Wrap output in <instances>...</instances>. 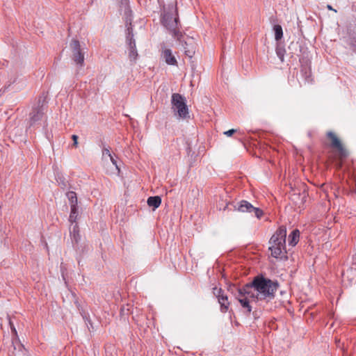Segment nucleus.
I'll use <instances>...</instances> for the list:
<instances>
[{
  "instance_id": "11",
  "label": "nucleus",
  "mask_w": 356,
  "mask_h": 356,
  "mask_svg": "<svg viewBox=\"0 0 356 356\" xmlns=\"http://www.w3.org/2000/svg\"><path fill=\"white\" fill-rule=\"evenodd\" d=\"M307 193L305 190L302 193L294 191L290 196L291 200L298 207H302L307 199Z\"/></svg>"
},
{
  "instance_id": "9",
  "label": "nucleus",
  "mask_w": 356,
  "mask_h": 356,
  "mask_svg": "<svg viewBox=\"0 0 356 356\" xmlns=\"http://www.w3.org/2000/svg\"><path fill=\"white\" fill-rule=\"evenodd\" d=\"M286 228L285 226H280L269 240V244L280 243L286 241Z\"/></svg>"
},
{
  "instance_id": "1",
  "label": "nucleus",
  "mask_w": 356,
  "mask_h": 356,
  "mask_svg": "<svg viewBox=\"0 0 356 356\" xmlns=\"http://www.w3.org/2000/svg\"><path fill=\"white\" fill-rule=\"evenodd\" d=\"M278 288L277 281H273L263 276H257L250 283L243 286V291L248 293L254 301L269 302L274 299Z\"/></svg>"
},
{
  "instance_id": "28",
  "label": "nucleus",
  "mask_w": 356,
  "mask_h": 356,
  "mask_svg": "<svg viewBox=\"0 0 356 356\" xmlns=\"http://www.w3.org/2000/svg\"><path fill=\"white\" fill-rule=\"evenodd\" d=\"M236 131V129H229L225 132H224V134L227 136H232L233 134H234L235 132Z\"/></svg>"
},
{
  "instance_id": "32",
  "label": "nucleus",
  "mask_w": 356,
  "mask_h": 356,
  "mask_svg": "<svg viewBox=\"0 0 356 356\" xmlns=\"http://www.w3.org/2000/svg\"><path fill=\"white\" fill-rule=\"evenodd\" d=\"M352 48L353 51L356 52V40L352 44Z\"/></svg>"
},
{
  "instance_id": "2",
  "label": "nucleus",
  "mask_w": 356,
  "mask_h": 356,
  "mask_svg": "<svg viewBox=\"0 0 356 356\" xmlns=\"http://www.w3.org/2000/svg\"><path fill=\"white\" fill-rule=\"evenodd\" d=\"M161 23L172 33L174 37L180 40L181 33L179 31L178 27L179 17L177 8L173 3L169 4L166 7H163Z\"/></svg>"
},
{
  "instance_id": "18",
  "label": "nucleus",
  "mask_w": 356,
  "mask_h": 356,
  "mask_svg": "<svg viewBox=\"0 0 356 356\" xmlns=\"http://www.w3.org/2000/svg\"><path fill=\"white\" fill-rule=\"evenodd\" d=\"M218 300L219 304L220 305V311L222 312H226L229 305L227 296L223 294L218 299Z\"/></svg>"
},
{
  "instance_id": "31",
  "label": "nucleus",
  "mask_w": 356,
  "mask_h": 356,
  "mask_svg": "<svg viewBox=\"0 0 356 356\" xmlns=\"http://www.w3.org/2000/svg\"><path fill=\"white\" fill-rule=\"evenodd\" d=\"M305 74H307L306 75V81H308V82L310 81L311 80L309 79V77L311 76V72H305Z\"/></svg>"
},
{
  "instance_id": "38",
  "label": "nucleus",
  "mask_w": 356,
  "mask_h": 356,
  "mask_svg": "<svg viewBox=\"0 0 356 356\" xmlns=\"http://www.w3.org/2000/svg\"><path fill=\"white\" fill-rule=\"evenodd\" d=\"M62 184H63L64 186H66V185H65V184L64 182H63V183H62Z\"/></svg>"
},
{
  "instance_id": "24",
  "label": "nucleus",
  "mask_w": 356,
  "mask_h": 356,
  "mask_svg": "<svg viewBox=\"0 0 356 356\" xmlns=\"http://www.w3.org/2000/svg\"><path fill=\"white\" fill-rule=\"evenodd\" d=\"M213 293L218 299L224 294V291L221 288L214 287L213 288Z\"/></svg>"
},
{
  "instance_id": "36",
  "label": "nucleus",
  "mask_w": 356,
  "mask_h": 356,
  "mask_svg": "<svg viewBox=\"0 0 356 356\" xmlns=\"http://www.w3.org/2000/svg\"><path fill=\"white\" fill-rule=\"evenodd\" d=\"M228 204H226L225 207H224V209H226V207H227Z\"/></svg>"
},
{
  "instance_id": "34",
  "label": "nucleus",
  "mask_w": 356,
  "mask_h": 356,
  "mask_svg": "<svg viewBox=\"0 0 356 356\" xmlns=\"http://www.w3.org/2000/svg\"><path fill=\"white\" fill-rule=\"evenodd\" d=\"M122 3H124L125 6H127L129 0H122Z\"/></svg>"
},
{
  "instance_id": "5",
  "label": "nucleus",
  "mask_w": 356,
  "mask_h": 356,
  "mask_svg": "<svg viewBox=\"0 0 356 356\" xmlns=\"http://www.w3.org/2000/svg\"><path fill=\"white\" fill-rule=\"evenodd\" d=\"M70 47L72 51V59L76 65H79L81 67L84 64V53L81 49V44L79 40L73 39Z\"/></svg>"
},
{
  "instance_id": "33",
  "label": "nucleus",
  "mask_w": 356,
  "mask_h": 356,
  "mask_svg": "<svg viewBox=\"0 0 356 356\" xmlns=\"http://www.w3.org/2000/svg\"><path fill=\"white\" fill-rule=\"evenodd\" d=\"M327 9H328V10H333V11H334L335 13H337V10H334V8H332V7L330 5H327Z\"/></svg>"
},
{
  "instance_id": "22",
  "label": "nucleus",
  "mask_w": 356,
  "mask_h": 356,
  "mask_svg": "<svg viewBox=\"0 0 356 356\" xmlns=\"http://www.w3.org/2000/svg\"><path fill=\"white\" fill-rule=\"evenodd\" d=\"M276 54L278 56V58L280 59L282 62H284V55L286 53V50L284 47L280 44H277L276 47Z\"/></svg>"
},
{
  "instance_id": "23",
  "label": "nucleus",
  "mask_w": 356,
  "mask_h": 356,
  "mask_svg": "<svg viewBox=\"0 0 356 356\" xmlns=\"http://www.w3.org/2000/svg\"><path fill=\"white\" fill-rule=\"evenodd\" d=\"M273 30L275 31V38L277 41H279L283 36L282 28L280 25L277 24L274 26Z\"/></svg>"
},
{
  "instance_id": "20",
  "label": "nucleus",
  "mask_w": 356,
  "mask_h": 356,
  "mask_svg": "<svg viewBox=\"0 0 356 356\" xmlns=\"http://www.w3.org/2000/svg\"><path fill=\"white\" fill-rule=\"evenodd\" d=\"M66 196L70 202V207H78L77 196L74 191H69L66 193Z\"/></svg>"
},
{
  "instance_id": "15",
  "label": "nucleus",
  "mask_w": 356,
  "mask_h": 356,
  "mask_svg": "<svg viewBox=\"0 0 356 356\" xmlns=\"http://www.w3.org/2000/svg\"><path fill=\"white\" fill-rule=\"evenodd\" d=\"M163 57L168 65H175L177 63L170 49H165L163 52Z\"/></svg>"
},
{
  "instance_id": "16",
  "label": "nucleus",
  "mask_w": 356,
  "mask_h": 356,
  "mask_svg": "<svg viewBox=\"0 0 356 356\" xmlns=\"http://www.w3.org/2000/svg\"><path fill=\"white\" fill-rule=\"evenodd\" d=\"M300 232L298 229H293L289 235L288 241L289 245L295 246L299 241Z\"/></svg>"
},
{
  "instance_id": "21",
  "label": "nucleus",
  "mask_w": 356,
  "mask_h": 356,
  "mask_svg": "<svg viewBox=\"0 0 356 356\" xmlns=\"http://www.w3.org/2000/svg\"><path fill=\"white\" fill-rule=\"evenodd\" d=\"M70 209H71V211H70V214L69 216V221L72 224H75L76 219L78 218V216H79L78 207H70Z\"/></svg>"
},
{
  "instance_id": "27",
  "label": "nucleus",
  "mask_w": 356,
  "mask_h": 356,
  "mask_svg": "<svg viewBox=\"0 0 356 356\" xmlns=\"http://www.w3.org/2000/svg\"><path fill=\"white\" fill-rule=\"evenodd\" d=\"M102 155L103 156H108V157L111 156V154L110 152V150L108 147H104L102 149Z\"/></svg>"
},
{
  "instance_id": "25",
  "label": "nucleus",
  "mask_w": 356,
  "mask_h": 356,
  "mask_svg": "<svg viewBox=\"0 0 356 356\" xmlns=\"http://www.w3.org/2000/svg\"><path fill=\"white\" fill-rule=\"evenodd\" d=\"M8 320H9V325L10 327V329H11V332L13 334V335L15 337H17V330L13 324V323L12 322L11 319L10 317H8Z\"/></svg>"
},
{
  "instance_id": "17",
  "label": "nucleus",
  "mask_w": 356,
  "mask_h": 356,
  "mask_svg": "<svg viewBox=\"0 0 356 356\" xmlns=\"http://www.w3.org/2000/svg\"><path fill=\"white\" fill-rule=\"evenodd\" d=\"M70 236L75 243H78L80 240L79 226L76 223L72 224L70 227Z\"/></svg>"
},
{
  "instance_id": "6",
  "label": "nucleus",
  "mask_w": 356,
  "mask_h": 356,
  "mask_svg": "<svg viewBox=\"0 0 356 356\" xmlns=\"http://www.w3.org/2000/svg\"><path fill=\"white\" fill-rule=\"evenodd\" d=\"M127 33L126 41L129 49V58L131 62L135 63L138 57V52L136 50V42L135 40L134 39L133 30L131 26H130L127 27Z\"/></svg>"
},
{
  "instance_id": "14",
  "label": "nucleus",
  "mask_w": 356,
  "mask_h": 356,
  "mask_svg": "<svg viewBox=\"0 0 356 356\" xmlns=\"http://www.w3.org/2000/svg\"><path fill=\"white\" fill-rule=\"evenodd\" d=\"M235 210L240 212H249L252 213L254 209V206L246 200H241L234 205Z\"/></svg>"
},
{
  "instance_id": "29",
  "label": "nucleus",
  "mask_w": 356,
  "mask_h": 356,
  "mask_svg": "<svg viewBox=\"0 0 356 356\" xmlns=\"http://www.w3.org/2000/svg\"><path fill=\"white\" fill-rule=\"evenodd\" d=\"M72 138L74 141L73 145L76 147L78 145V136L76 135H72Z\"/></svg>"
},
{
  "instance_id": "26",
  "label": "nucleus",
  "mask_w": 356,
  "mask_h": 356,
  "mask_svg": "<svg viewBox=\"0 0 356 356\" xmlns=\"http://www.w3.org/2000/svg\"><path fill=\"white\" fill-rule=\"evenodd\" d=\"M252 212L254 213V215L257 218H260L263 215V211L260 209L254 207V209H252Z\"/></svg>"
},
{
  "instance_id": "4",
  "label": "nucleus",
  "mask_w": 356,
  "mask_h": 356,
  "mask_svg": "<svg viewBox=\"0 0 356 356\" xmlns=\"http://www.w3.org/2000/svg\"><path fill=\"white\" fill-rule=\"evenodd\" d=\"M45 98L40 97L38 101V104L33 106L31 112L29 114V127L33 126L38 122L40 121L44 117L45 112L44 106Z\"/></svg>"
},
{
  "instance_id": "37",
  "label": "nucleus",
  "mask_w": 356,
  "mask_h": 356,
  "mask_svg": "<svg viewBox=\"0 0 356 356\" xmlns=\"http://www.w3.org/2000/svg\"><path fill=\"white\" fill-rule=\"evenodd\" d=\"M228 204H226L225 207H224V209H226V207H227Z\"/></svg>"
},
{
  "instance_id": "10",
  "label": "nucleus",
  "mask_w": 356,
  "mask_h": 356,
  "mask_svg": "<svg viewBox=\"0 0 356 356\" xmlns=\"http://www.w3.org/2000/svg\"><path fill=\"white\" fill-rule=\"evenodd\" d=\"M236 298L241 306L246 309L247 313L250 314L252 311V307L250 305L249 298H251L248 296V293H243V287L238 289Z\"/></svg>"
},
{
  "instance_id": "3",
  "label": "nucleus",
  "mask_w": 356,
  "mask_h": 356,
  "mask_svg": "<svg viewBox=\"0 0 356 356\" xmlns=\"http://www.w3.org/2000/svg\"><path fill=\"white\" fill-rule=\"evenodd\" d=\"M172 108L181 118H186L188 115V108L186 104L185 98L178 93L172 95Z\"/></svg>"
},
{
  "instance_id": "12",
  "label": "nucleus",
  "mask_w": 356,
  "mask_h": 356,
  "mask_svg": "<svg viewBox=\"0 0 356 356\" xmlns=\"http://www.w3.org/2000/svg\"><path fill=\"white\" fill-rule=\"evenodd\" d=\"M182 47L185 54L188 57L192 58L195 52V43L193 40L192 38H188L187 40L184 41V43L182 44Z\"/></svg>"
},
{
  "instance_id": "8",
  "label": "nucleus",
  "mask_w": 356,
  "mask_h": 356,
  "mask_svg": "<svg viewBox=\"0 0 356 356\" xmlns=\"http://www.w3.org/2000/svg\"><path fill=\"white\" fill-rule=\"evenodd\" d=\"M327 138L331 140V146L333 148L337 149L340 154L341 157H345L346 156L347 154L343 148L340 140L337 138L335 134H334L332 131H329L327 134Z\"/></svg>"
},
{
  "instance_id": "7",
  "label": "nucleus",
  "mask_w": 356,
  "mask_h": 356,
  "mask_svg": "<svg viewBox=\"0 0 356 356\" xmlns=\"http://www.w3.org/2000/svg\"><path fill=\"white\" fill-rule=\"evenodd\" d=\"M269 250L271 252V256L275 258H286V241L280 243L269 244Z\"/></svg>"
},
{
  "instance_id": "13",
  "label": "nucleus",
  "mask_w": 356,
  "mask_h": 356,
  "mask_svg": "<svg viewBox=\"0 0 356 356\" xmlns=\"http://www.w3.org/2000/svg\"><path fill=\"white\" fill-rule=\"evenodd\" d=\"M12 343L13 350L9 351V356H28L27 351L22 344L18 343L15 345L14 340Z\"/></svg>"
},
{
  "instance_id": "30",
  "label": "nucleus",
  "mask_w": 356,
  "mask_h": 356,
  "mask_svg": "<svg viewBox=\"0 0 356 356\" xmlns=\"http://www.w3.org/2000/svg\"><path fill=\"white\" fill-rule=\"evenodd\" d=\"M109 158H110V160H111V161L112 162V163H113V165H115L116 168H118V165H117V161H116V160L114 159V157H113L112 155H111V156H109Z\"/></svg>"
},
{
  "instance_id": "19",
  "label": "nucleus",
  "mask_w": 356,
  "mask_h": 356,
  "mask_svg": "<svg viewBox=\"0 0 356 356\" xmlns=\"http://www.w3.org/2000/svg\"><path fill=\"white\" fill-rule=\"evenodd\" d=\"M161 203V198L159 196H152L147 199V204L153 207L154 209H157Z\"/></svg>"
},
{
  "instance_id": "35",
  "label": "nucleus",
  "mask_w": 356,
  "mask_h": 356,
  "mask_svg": "<svg viewBox=\"0 0 356 356\" xmlns=\"http://www.w3.org/2000/svg\"><path fill=\"white\" fill-rule=\"evenodd\" d=\"M228 204H226L225 207H224V209H226V207H227Z\"/></svg>"
}]
</instances>
